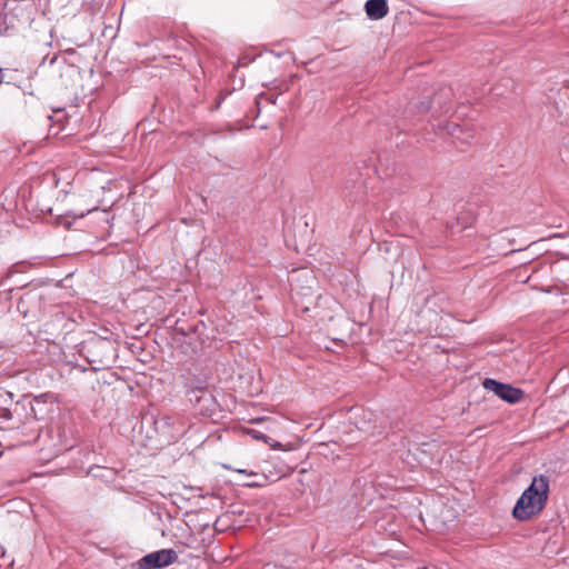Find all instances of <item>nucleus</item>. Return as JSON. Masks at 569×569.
I'll list each match as a JSON object with an SVG mask.
<instances>
[{
	"label": "nucleus",
	"mask_w": 569,
	"mask_h": 569,
	"mask_svg": "<svg viewBox=\"0 0 569 569\" xmlns=\"http://www.w3.org/2000/svg\"><path fill=\"white\" fill-rule=\"evenodd\" d=\"M550 492V479L546 475L535 476L512 508V517L527 521L538 516L546 507Z\"/></svg>",
	"instance_id": "1"
},
{
	"label": "nucleus",
	"mask_w": 569,
	"mask_h": 569,
	"mask_svg": "<svg viewBox=\"0 0 569 569\" xmlns=\"http://www.w3.org/2000/svg\"><path fill=\"white\" fill-rule=\"evenodd\" d=\"M432 128L436 134L449 137L451 143L460 151H465L472 143L476 136V129L469 122L462 124L455 121L438 122L432 124Z\"/></svg>",
	"instance_id": "2"
},
{
	"label": "nucleus",
	"mask_w": 569,
	"mask_h": 569,
	"mask_svg": "<svg viewBox=\"0 0 569 569\" xmlns=\"http://www.w3.org/2000/svg\"><path fill=\"white\" fill-rule=\"evenodd\" d=\"M485 389L492 391L501 400L515 405L520 402L525 392L520 388H516L510 383H505L492 378H486L482 382Z\"/></svg>",
	"instance_id": "3"
},
{
	"label": "nucleus",
	"mask_w": 569,
	"mask_h": 569,
	"mask_svg": "<svg viewBox=\"0 0 569 569\" xmlns=\"http://www.w3.org/2000/svg\"><path fill=\"white\" fill-rule=\"evenodd\" d=\"M178 553L173 549H161L143 556L137 562L138 569H161L174 563Z\"/></svg>",
	"instance_id": "4"
},
{
	"label": "nucleus",
	"mask_w": 569,
	"mask_h": 569,
	"mask_svg": "<svg viewBox=\"0 0 569 569\" xmlns=\"http://www.w3.org/2000/svg\"><path fill=\"white\" fill-rule=\"evenodd\" d=\"M453 91L449 86H440L429 98V112L432 117L448 113L452 108Z\"/></svg>",
	"instance_id": "5"
},
{
	"label": "nucleus",
	"mask_w": 569,
	"mask_h": 569,
	"mask_svg": "<svg viewBox=\"0 0 569 569\" xmlns=\"http://www.w3.org/2000/svg\"><path fill=\"white\" fill-rule=\"evenodd\" d=\"M56 405V397L53 393L46 392L33 397L29 401L30 413L34 420H44L51 412H53Z\"/></svg>",
	"instance_id": "6"
},
{
	"label": "nucleus",
	"mask_w": 569,
	"mask_h": 569,
	"mask_svg": "<svg viewBox=\"0 0 569 569\" xmlns=\"http://www.w3.org/2000/svg\"><path fill=\"white\" fill-rule=\"evenodd\" d=\"M477 220V216L472 210H462L455 218V221L447 222L451 236L462 233L463 231H471ZM472 232H468L467 237H471Z\"/></svg>",
	"instance_id": "7"
},
{
	"label": "nucleus",
	"mask_w": 569,
	"mask_h": 569,
	"mask_svg": "<svg viewBox=\"0 0 569 569\" xmlns=\"http://www.w3.org/2000/svg\"><path fill=\"white\" fill-rule=\"evenodd\" d=\"M187 396L189 401L194 406H199L201 405V402L204 403V406L200 408V411L202 413L209 410V406L213 401V397L211 392L208 390L207 386L193 387L188 391Z\"/></svg>",
	"instance_id": "8"
},
{
	"label": "nucleus",
	"mask_w": 569,
	"mask_h": 569,
	"mask_svg": "<svg viewBox=\"0 0 569 569\" xmlns=\"http://www.w3.org/2000/svg\"><path fill=\"white\" fill-rule=\"evenodd\" d=\"M365 10L370 19H382L388 13L387 0H368L365 4Z\"/></svg>",
	"instance_id": "9"
},
{
	"label": "nucleus",
	"mask_w": 569,
	"mask_h": 569,
	"mask_svg": "<svg viewBox=\"0 0 569 569\" xmlns=\"http://www.w3.org/2000/svg\"><path fill=\"white\" fill-rule=\"evenodd\" d=\"M246 432L256 440H262L263 442L269 443L270 447H272V448L280 447L279 442L270 443L271 439L268 436L263 435L262 432H260L256 429H247Z\"/></svg>",
	"instance_id": "10"
},
{
	"label": "nucleus",
	"mask_w": 569,
	"mask_h": 569,
	"mask_svg": "<svg viewBox=\"0 0 569 569\" xmlns=\"http://www.w3.org/2000/svg\"><path fill=\"white\" fill-rule=\"evenodd\" d=\"M415 299H419L421 301V306H418V302H415L411 307V311L416 312V315L419 317L422 313V306L427 301V297H425L423 295H418Z\"/></svg>",
	"instance_id": "11"
},
{
	"label": "nucleus",
	"mask_w": 569,
	"mask_h": 569,
	"mask_svg": "<svg viewBox=\"0 0 569 569\" xmlns=\"http://www.w3.org/2000/svg\"><path fill=\"white\" fill-rule=\"evenodd\" d=\"M87 213H98L101 214L102 221L108 222V213L106 211H100L98 207H93L92 209H88Z\"/></svg>",
	"instance_id": "12"
},
{
	"label": "nucleus",
	"mask_w": 569,
	"mask_h": 569,
	"mask_svg": "<svg viewBox=\"0 0 569 569\" xmlns=\"http://www.w3.org/2000/svg\"><path fill=\"white\" fill-rule=\"evenodd\" d=\"M118 28H114L112 24H108L104 27V30L102 31V36H110L114 34L117 32Z\"/></svg>",
	"instance_id": "13"
},
{
	"label": "nucleus",
	"mask_w": 569,
	"mask_h": 569,
	"mask_svg": "<svg viewBox=\"0 0 569 569\" xmlns=\"http://www.w3.org/2000/svg\"><path fill=\"white\" fill-rule=\"evenodd\" d=\"M430 347H431V348H433V349H440V352H447V351H448V349H446V348H440V346H439V345H431V343L429 342V348H430Z\"/></svg>",
	"instance_id": "14"
},
{
	"label": "nucleus",
	"mask_w": 569,
	"mask_h": 569,
	"mask_svg": "<svg viewBox=\"0 0 569 569\" xmlns=\"http://www.w3.org/2000/svg\"><path fill=\"white\" fill-rule=\"evenodd\" d=\"M228 94L227 93H223V92H220L219 97H218V106H220L221 101L224 99V97Z\"/></svg>",
	"instance_id": "15"
},
{
	"label": "nucleus",
	"mask_w": 569,
	"mask_h": 569,
	"mask_svg": "<svg viewBox=\"0 0 569 569\" xmlns=\"http://www.w3.org/2000/svg\"><path fill=\"white\" fill-rule=\"evenodd\" d=\"M61 51L69 53V54L74 52V50L72 48H63V49H61Z\"/></svg>",
	"instance_id": "16"
},
{
	"label": "nucleus",
	"mask_w": 569,
	"mask_h": 569,
	"mask_svg": "<svg viewBox=\"0 0 569 569\" xmlns=\"http://www.w3.org/2000/svg\"><path fill=\"white\" fill-rule=\"evenodd\" d=\"M73 214L74 218H83L86 216L84 212H80V213H76V212H71Z\"/></svg>",
	"instance_id": "17"
},
{
	"label": "nucleus",
	"mask_w": 569,
	"mask_h": 569,
	"mask_svg": "<svg viewBox=\"0 0 569 569\" xmlns=\"http://www.w3.org/2000/svg\"><path fill=\"white\" fill-rule=\"evenodd\" d=\"M3 417H7V418H10L11 417V412L10 410L8 409H3V413H2Z\"/></svg>",
	"instance_id": "18"
},
{
	"label": "nucleus",
	"mask_w": 569,
	"mask_h": 569,
	"mask_svg": "<svg viewBox=\"0 0 569 569\" xmlns=\"http://www.w3.org/2000/svg\"><path fill=\"white\" fill-rule=\"evenodd\" d=\"M3 82V73H2V69L0 68V84Z\"/></svg>",
	"instance_id": "19"
},
{
	"label": "nucleus",
	"mask_w": 569,
	"mask_h": 569,
	"mask_svg": "<svg viewBox=\"0 0 569 569\" xmlns=\"http://www.w3.org/2000/svg\"><path fill=\"white\" fill-rule=\"evenodd\" d=\"M442 329L441 330H438V328L435 329V332L438 335V336H441L442 335Z\"/></svg>",
	"instance_id": "20"
},
{
	"label": "nucleus",
	"mask_w": 569,
	"mask_h": 569,
	"mask_svg": "<svg viewBox=\"0 0 569 569\" xmlns=\"http://www.w3.org/2000/svg\"><path fill=\"white\" fill-rule=\"evenodd\" d=\"M429 202L435 203V202H436V197H435V196H432V197H431V199L429 200Z\"/></svg>",
	"instance_id": "21"
},
{
	"label": "nucleus",
	"mask_w": 569,
	"mask_h": 569,
	"mask_svg": "<svg viewBox=\"0 0 569 569\" xmlns=\"http://www.w3.org/2000/svg\"><path fill=\"white\" fill-rule=\"evenodd\" d=\"M263 420H264V418H259V419H256L254 421L258 422V421H263Z\"/></svg>",
	"instance_id": "22"
},
{
	"label": "nucleus",
	"mask_w": 569,
	"mask_h": 569,
	"mask_svg": "<svg viewBox=\"0 0 569 569\" xmlns=\"http://www.w3.org/2000/svg\"><path fill=\"white\" fill-rule=\"evenodd\" d=\"M433 322V319H431V317L429 316V323H432Z\"/></svg>",
	"instance_id": "23"
},
{
	"label": "nucleus",
	"mask_w": 569,
	"mask_h": 569,
	"mask_svg": "<svg viewBox=\"0 0 569 569\" xmlns=\"http://www.w3.org/2000/svg\"><path fill=\"white\" fill-rule=\"evenodd\" d=\"M419 569H427V567H426V566H423V567H421V568H419Z\"/></svg>",
	"instance_id": "24"
},
{
	"label": "nucleus",
	"mask_w": 569,
	"mask_h": 569,
	"mask_svg": "<svg viewBox=\"0 0 569 569\" xmlns=\"http://www.w3.org/2000/svg\"><path fill=\"white\" fill-rule=\"evenodd\" d=\"M432 569H438L437 567H433Z\"/></svg>",
	"instance_id": "25"
}]
</instances>
